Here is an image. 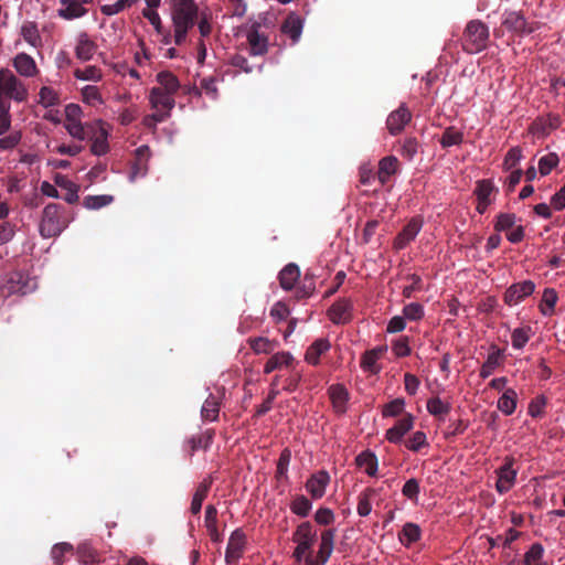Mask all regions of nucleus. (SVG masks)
<instances>
[{"instance_id":"nucleus-1","label":"nucleus","mask_w":565,"mask_h":565,"mask_svg":"<svg viewBox=\"0 0 565 565\" xmlns=\"http://www.w3.org/2000/svg\"><path fill=\"white\" fill-rule=\"evenodd\" d=\"M201 13L195 0H170V18L175 45H182L186 41L189 31L196 24Z\"/></svg>"},{"instance_id":"nucleus-2","label":"nucleus","mask_w":565,"mask_h":565,"mask_svg":"<svg viewBox=\"0 0 565 565\" xmlns=\"http://www.w3.org/2000/svg\"><path fill=\"white\" fill-rule=\"evenodd\" d=\"M28 98L29 88L26 84L11 70L0 68V108L8 109V113H10L8 102L21 104L25 103Z\"/></svg>"},{"instance_id":"nucleus-3","label":"nucleus","mask_w":565,"mask_h":565,"mask_svg":"<svg viewBox=\"0 0 565 565\" xmlns=\"http://www.w3.org/2000/svg\"><path fill=\"white\" fill-rule=\"evenodd\" d=\"M317 540V531L310 522L300 523L292 534V541L296 543L292 556L297 563H301L306 554L312 553V546Z\"/></svg>"},{"instance_id":"nucleus-4","label":"nucleus","mask_w":565,"mask_h":565,"mask_svg":"<svg viewBox=\"0 0 565 565\" xmlns=\"http://www.w3.org/2000/svg\"><path fill=\"white\" fill-rule=\"evenodd\" d=\"M488 39V26L479 20H472L465 29L463 47L469 53H479L487 46Z\"/></svg>"},{"instance_id":"nucleus-5","label":"nucleus","mask_w":565,"mask_h":565,"mask_svg":"<svg viewBox=\"0 0 565 565\" xmlns=\"http://www.w3.org/2000/svg\"><path fill=\"white\" fill-rule=\"evenodd\" d=\"M88 138L90 140V152L94 156L102 157L109 152V128L102 120L97 119L87 125Z\"/></svg>"},{"instance_id":"nucleus-6","label":"nucleus","mask_w":565,"mask_h":565,"mask_svg":"<svg viewBox=\"0 0 565 565\" xmlns=\"http://www.w3.org/2000/svg\"><path fill=\"white\" fill-rule=\"evenodd\" d=\"M65 224L60 216V206L55 203L47 204L42 213L40 234L44 238L54 237L64 230Z\"/></svg>"},{"instance_id":"nucleus-7","label":"nucleus","mask_w":565,"mask_h":565,"mask_svg":"<svg viewBox=\"0 0 565 565\" xmlns=\"http://www.w3.org/2000/svg\"><path fill=\"white\" fill-rule=\"evenodd\" d=\"M259 29L260 23L255 21L249 23L246 30V40L253 56H263L268 52V38Z\"/></svg>"},{"instance_id":"nucleus-8","label":"nucleus","mask_w":565,"mask_h":565,"mask_svg":"<svg viewBox=\"0 0 565 565\" xmlns=\"http://www.w3.org/2000/svg\"><path fill=\"white\" fill-rule=\"evenodd\" d=\"M535 290V284L532 280H524L511 285L504 294V302L512 307L519 305Z\"/></svg>"},{"instance_id":"nucleus-9","label":"nucleus","mask_w":565,"mask_h":565,"mask_svg":"<svg viewBox=\"0 0 565 565\" xmlns=\"http://www.w3.org/2000/svg\"><path fill=\"white\" fill-rule=\"evenodd\" d=\"M149 103L153 110L167 113L170 117L171 110L175 106L174 96L163 92L162 87H152L149 94Z\"/></svg>"},{"instance_id":"nucleus-10","label":"nucleus","mask_w":565,"mask_h":565,"mask_svg":"<svg viewBox=\"0 0 565 565\" xmlns=\"http://www.w3.org/2000/svg\"><path fill=\"white\" fill-rule=\"evenodd\" d=\"M246 545V535L241 529L232 532L225 552L227 564L236 563L243 555Z\"/></svg>"},{"instance_id":"nucleus-11","label":"nucleus","mask_w":565,"mask_h":565,"mask_svg":"<svg viewBox=\"0 0 565 565\" xmlns=\"http://www.w3.org/2000/svg\"><path fill=\"white\" fill-rule=\"evenodd\" d=\"M330 483V475L326 470H319L311 475L306 482V490L313 500L321 499Z\"/></svg>"},{"instance_id":"nucleus-12","label":"nucleus","mask_w":565,"mask_h":565,"mask_svg":"<svg viewBox=\"0 0 565 565\" xmlns=\"http://www.w3.org/2000/svg\"><path fill=\"white\" fill-rule=\"evenodd\" d=\"M352 310L353 303L350 299H340L329 308L328 317L335 324H344L352 319Z\"/></svg>"},{"instance_id":"nucleus-13","label":"nucleus","mask_w":565,"mask_h":565,"mask_svg":"<svg viewBox=\"0 0 565 565\" xmlns=\"http://www.w3.org/2000/svg\"><path fill=\"white\" fill-rule=\"evenodd\" d=\"M12 66L22 77L31 78L39 74L35 60L26 53H18L12 58Z\"/></svg>"},{"instance_id":"nucleus-14","label":"nucleus","mask_w":565,"mask_h":565,"mask_svg":"<svg viewBox=\"0 0 565 565\" xmlns=\"http://www.w3.org/2000/svg\"><path fill=\"white\" fill-rule=\"evenodd\" d=\"M412 118L411 111L405 105H401L392 111L386 120L387 129L391 135L399 134Z\"/></svg>"},{"instance_id":"nucleus-15","label":"nucleus","mask_w":565,"mask_h":565,"mask_svg":"<svg viewBox=\"0 0 565 565\" xmlns=\"http://www.w3.org/2000/svg\"><path fill=\"white\" fill-rule=\"evenodd\" d=\"M414 416L406 414L403 418L396 422V424L387 429L386 439L392 444H398L403 440V437L413 428Z\"/></svg>"},{"instance_id":"nucleus-16","label":"nucleus","mask_w":565,"mask_h":565,"mask_svg":"<svg viewBox=\"0 0 565 565\" xmlns=\"http://www.w3.org/2000/svg\"><path fill=\"white\" fill-rule=\"evenodd\" d=\"M97 45L90 40L87 33L82 32L76 38L75 56L83 62H87L93 58L96 53Z\"/></svg>"},{"instance_id":"nucleus-17","label":"nucleus","mask_w":565,"mask_h":565,"mask_svg":"<svg viewBox=\"0 0 565 565\" xmlns=\"http://www.w3.org/2000/svg\"><path fill=\"white\" fill-rule=\"evenodd\" d=\"M422 221L418 218H412L402 232L397 235L394 242V246L397 249H403L408 243H411L418 235L422 228Z\"/></svg>"},{"instance_id":"nucleus-18","label":"nucleus","mask_w":565,"mask_h":565,"mask_svg":"<svg viewBox=\"0 0 565 565\" xmlns=\"http://www.w3.org/2000/svg\"><path fill=\"white\" fill-rule=\"evenodd\" d=\"M516 478V470L512 467V461L508 460L498 470L497 490L500 493L508 492L514 484Z\"/></svg>"},{"instance_id":"nucleus-19","label":"nucleus","mask_w":565,"mask_h":565,"mask_svg":"<svg viewBox=\"0 0 565 565\" xmlns=\"http://www.w3.org/2000/svg\"><path fill=\"white\" fill-rule=\"evenodd\" d=\"M335 413L342 415L347 412L349 402V392L340 384L331 385L328 390Z\"/></svg>"},{"instance_id":"nucleus-20","label":"nucleus","mask_w":565,"mask_h":565,"mask_svg":"<svg viewBox=\"0 0 565 565\" xmlns=\"http://www.w3.org/2000/svg\"><path fill=\"white\" fill-rule=\"evenodd\" d=\"M335 530L329 529L321 533L319 550L317 557L320 558L324 564L328 563L334 550Z\"/></svg>"},{"instance_id":"nucleus-21","label":"nucleus","mask_w":565,"mask_h":565,"mask_svg":"<svg viewBox=\"0 0 565 565\" xmlns=\"http://www.w3.org/2000/svg\"><path fill=\"white\" fill-rule=\"evenodd\" d=\"M58 15L65 20H73L86 14L87 9L79 0H61Z\"/></svg>"},{"instance_id":"nucleus-22","label":"nucleus","mask_w":565,"mask_h":565,"mask_svg":"<svg viewBox=\"0 0 565 565\" xmlns=\"http://www.w3.org/2000/svg\"><path fill=\"white\" fill-rule=\"evenodd\" d=\"M331 344L328 339H317L307 350L305 360L312 365H317L320 361V356L329 351Z\"/></svg>"},{"instance_id":"nucleus-23","label":"nucleus","mask_w":565,"mask_h":565,"mask_svg":"<svg viewBox=\"0 0 565 565\" xmlns=\"http://www.w3.org/2000/svg\"><path fill=\"white\" fill-rule=\"evenodd\" d=\"M302 29L303 23L296 14L289 15L281 25V32L288 35L292 40V43H297L299 41Z\"/></svg>"},{"instance_id":"nucleus-24","label":"nucleus","mask_w":565,"mask_h":565,"mask_svg":"<svg viewBox=\"0 0 565 565\" xmlns=\"http://www.w3.org/2000/svg\"><path fill=\"white\" fill-rule=\"evenodd\" d=\"M502 24L507 29L518 32V33L532 32V29H526V21H525L524 17L514 11L505 12L503 14Z\"/></svg>"},{"instance_id":"nucleus-25","label":"nucleus","mask_w":565,"mask_h":565,"mask_svg":"<svg viewBox=\"0 0 565 565\" xmlns=\"http://www.w3.org/2000/svg\"><path fill=\"white\" fill-rule=\"evenodd\" d=\"M82 102L90 107L97 108L105 104L100 88L96 85H85L81 89Z\"/></svg>"},{"instance_id":"nucleus-26","label":"nucleus","mask_w":565,"mask_h":565,"mask_svg":"<svg viewBox=\"0 0 565 565\" xmlns=\"http://www.w3.org/2000/svg\"><path fill=\"white\" fill-rule=\"evenodd\" d=\"M300 277V270L296 264L286 265L279 273L280 286L285 290L294 288Z\"/></svg>"},{"instance_id":"nucleus-27","label":"nucleus","mask_w":565,"mask_h":565,"mask_svg":"<svg viewBox=\"0 0 565 565\" xmlns=\"http://www.w3.org/2000/svg\"><path fill=\"white\" fill-rule=\"evenodd\" d=\"M292 363L294 356L289 352H278L266 362L264 372L269 374L281 367H290Z\"/></svg>"},{"instance_id":"nucleus-28","label":"nucleus","mask_w":565,"mask_h":565,"mask_svg":"<svg viewBox=\"0 0 565 565\" xmlns=\"http://www.w3.org/2000/svg\"><path fill=\"white\" fill-rule=\"evenodd\" d=\"M55 185L66 190V195L64 196V200L73 204L78 201V185L74 183L73 181L68 180L65 175L57 173L54 177Z\"/></svg>"},{"instance_id":"nucleus-29","label":"nucleus","mask_w":565,"mask_h":565,"mask_svg":"<svg viewBox=\"0 0 565 565\" xmlns=\"http://www.w3.org/2000/svg\"><path fill=\"white\" fill-rule=\"evenodd\" d=\"M21 36L23 40L30 44L32 47H41L42 46V38L40 35L36 23L26 21L21 26Z\"/></svg>"},{"instance_id":"nucleus-30","label":"nucleus","mask_w":565,"mask_h":565,"mask_svg":"<svg viewBox=\"0 0 565 565\" xmlns=\"http://www.w3.org/2000/svg\"><path fill=\"white\" fill-rule=\"evenodd\" d=\"M356 466L364 470V472L371 477L376 475L377 471V458L376 456L366 450L362 451L356 458H355Z\"/></svg>"},{"instance_id":"nucleus-31","label":"nucleus","mask_w":565,"mask_h":565,"mask_svg":"<svg viewBox=\"0 0 565 565\" xmlns=\"http://www.w3.org/2000/svg\"><path fill=\"white\" fill-rule=\"evenodd\" d=\"M518 394L513 388H507L498 399V409L504 415H511L516 408Z\"/></svg>"},{"instance_id":"nucleus-32","label":"nucleus","mask_w":565,"mask_h":565,"mask_svg":"<svg viewBox=\"0 0 565 565\" xmlns=\"http://www.w3.org/2000/svg\"><path fill=\"white\" fill-rule=\"evenodd\" d=\"M383 352V348H375L370 351H366L361 360V366L363 367V370L369 371L371 373H377L380 371L377 361L382 356Z\"/></svg>"},{"instance_id":"nucleus-33","label":"nucleus","mask_w":565,"mask_h":565,"mask_svg":"<svg viewBox=\"0 0 565 565\" xmlns=\"http://www.w3.org/2000/svg\"><path fill=\"white\" fill-rule=\"evenodd\" d=\"M502 358V352L499 349L490 352L480 369V376L482 379L489 377L500 365Z\"/></svg>"},{"instance_id":"nucleus-34","label":"nucleus","mask_w":565,"mask_h":565,"mask_svg":"<svg viewBox=\"0 0 565 565\" xmlns=\"http://www.w3.org/2000/svg\"><path fill=\"white\" fill-rule=\"evenodd\" d=\"M74 77L79 81L98 83L104 78L103 71L95 65H87L74 71Z\"/></svg>"},{"instance_id":"nucleus-35","label":"nucleus","mask_w":565,"mask_h":565,"mask_svg":"<svg viewBox=\"0 0 565 565\" xmlns=\"http://www.w3.org/2000/svg\"><path fill=\"white\" fill-rule=\"evenodd\" d=\"M158 87H162L163 92L174 96L180 88L179 79L170 72H160L157 75Z\"/></svg>"},{"instance_id":"nucleus-36","label":"nucleus","mask_w":565,"mask_h":565,"mask_svg":"<svg viewBox=\"0 0 565 565\" xmlns=\"http://www.w3.org/2000/svg\"><path fill=\"white\" fill-rule=\"evenodd\" d=\"M419 537L420 527L412 522L406 523L398 535L399 542L405 546H409L411 544L417 542Z\"/></svg>"},{"instance_id":"nucleus-37","label":"nucleus","mask_w":565,"mask_h":565,"mask_svg":"<svg viewBox=\"0 0 565 565\" xmlns=\"http://www.w3.org/2000/svg\"><path fill=\"white\" fill-rule=\"evenodd\" d=\"M114 200L110 194L87 195L83 200V206L87 210H99L110 205Z\"/></svg>"},{"instance_id":"nucleus-38","label":"nucleus","mask_w":565,"mask_h":565,"mask_svg":"<svg viewBox=\"0 0 565 565\" xmlns=\"http://www.w3.org/2000/svg\"><path fill=\"white\" fill-rule=\"evenodd\" d=\"M557 302V294L553 288H546L540 303V311L543 316H552Z\"/></svg>"},{"instance_id":"nucleus-39","label":"nucleus","mask_w":565,"mask_h":565,"mask_svg":"<svg viewBox=\"0 0 565 565\" xmlns=\"http://www.w3.org/2000/svg\"><path fill=\"white\" fill-rule=\"evenodd\" d=\"M397 159L395 157H385L379 163V179L385 183L392 174L396 172Z\"/></svg>"},{"instance_id":"nucleus-40","label":"nucleus","mask_w":565,"mask_h":565,"mask_svg":"<svg viewBox=\"0 0 565 565\" xmlns=\"http://www.w3.org/2000/svg\"><path fill=\"white\" fill-rule=\"evenodd\" d=\"M88 124H83L82 119L64 120V128L75 139L85 140L88 136Z\"/></svg>"},{"instance_id":"nucleus-41","label":"nucleus","mask_w":565,"mask_h":565,"mask_svg":"<svg viewBox=\"0 0 565 565\" xmlns=\"http://www.w3.org/2000/svg\"><path fill=\"white\" fill-rule=\"evenodd\" d=\"M532 331L530 327L516 328L511 334L512 347L521 350L525 347L531 338Z\"/></svg>"},{"instance_id":"nucleus-42","label":"nucleus","mask_w":565,"mask_h":565,"mask_svg":"<svg viewBox=\"0 0 565 565\" xmlns=\"http://www.w3.org/2000/svg\"><path fill=\"white\" fill-rule=\"evenodd\" d=\"M23 280V276L21 274H14L10 280L9 284V290L10 292H17V294H26L35 288V282L31 281V284L28 281L23 285H20Z\"/></svg>"},{"instance_id":"nucleus-43","label":"nucleus","mask_w":565,"mask_h":565,"mask_svg":"<svg viewBox=\"0 0 565 565\" xmlns=\"http://www.w3.org/2000/svg\"><path fill=\"white\" fill-rule=\"evenodd\" d=\"M543 555H544V547L541 544L535 543L525 553L524 564L525 565H545V563L542 561Z\"/></svg>"},{"instance_id":"nucleus-44","label":"nucleus","mask_w":565,"mask_h":565,"mask_svg":"<svg viewBox=\"0 0 565 565\" xmlns=\"http://www.w3.org/2000/svg\"><path fill=\"white\" fill-rule=\"evenodd\" d=\"M218 411L220 408L217 401L213 396H210L209 398L205 399L202 406V418L207 422H214L218 417Z\"/></svg>"},{"instance_id":"nucleus-45","label":"nucleus","mask_w":565,"mask_h":565,"mask_svg":"<svg viewBox=\"0 0 565 565\" xmlns=\"http://www.w3.org/2000/svg\"><path fill=\"white\" fill-rule=\"evenodd\" d=\"M250 348L257 354H267L274 351L277 343L267 338H255L249 340Z\"/></svg>"},{"instance_id":"nucleus-46","label":"nucleus","mask_w":565,"mask_h":565,"mask_svg":"<svg viewBox=\"0 0 565 565\" xmlns=\"http://www.w3.org/2000/svg\"><path fill=\"white\" fill-rule=\"evenodd\" d=\"M39 103L43 107L55 106L60 103L58 94L52 87L43 86L39 92Z\"/></svg>"},{"instance_id":"nucleus-47","label":"nucleus","mask_w":565,"mask_h":565,"mask_svg":"<svg viewBox=\"0 0 565 565\" xmlns=\"http://www.w3.org/2000/svg\"><path fill=\"white\" fill-rule=\"evenodd\" d=\"M290 509L292 513L305 518L310 513L312 504L305 495H298L292 501Z\"/></svg>"},{"instance_id":"nucleus-48","label":"nucleus","mask_w":565,"mask_h":565,"mask_svg":"<svg viewBox=\"0 0 565 565\" xmlns=\"http://www.w3.org/2000/svg\"><path fill=\"white\" fill-rule=\"evenodd\" d=\"M427 411L434 416L448 414L450 404L441 401L439 397H433L427 401Z\"/></svg>"},{"instance_id":"nucleus-49","label":"nucleus","mask_w":565,"mask_h":565,"mask_svg":"<svg viewBox=\"0 0 565 565\" xmlns=\"http://www.w3.org/2000/svg\"><path fill=\"white\" fill-rule=\"evenodd\" d=\"M137 0H116L114 3L102 6L100 10L105 15H115L126 8H130Z\"/></svg>"},{"instance_id":"nucleus-50","label":"nucleus","mask_w":565,"mask_h":565,"mask_svg":"<svg viewBox=\"0 0 565 565\" xmlns=\"http://www.w3.org/2000/svg\"><path fill=\"white\" fill-rule=\"evenodd\" d=\"M559 162L558 156L554 152L543 156L539 160V171L542 175H547Z\"/></svg>"},{"instance_id":"nucleus-51","label":"nucleus","mask_w":565,"mask_h":565,"mask_svg":"<svg viewBox=\"0 0 565 565\" xmlns=\"http://www.w3.org/2000/svg\"><path fill=\"white\" fill-rule=\"evenodd\" d=\"M462 132L455 128H447L441 137L440 143L444 148L457 146L462 142Z\"/></svg>"},{"instance_id":"nucleus-52","label":"nucleus","mask_w":565,"mask_h":565,"mask_svg":"<svg viewBox=\"0 0 565 565\" xmlns=\"http://www.w3.org/2000/svg\"><path fill=\"white\" fill-rule=\"evenodd\" d=\"M209 492V484L203 483L201 484L195 493L193 494L192 502H191V512L193 514H198L201 511L202 503L204 499L206 498Z\"/></svg>"},{"instance_id":"nucleus-53","label":"nucleus","mask_w":565,"mask_h":565,"mask_svg":"<svg viewBox=\"0 0 565 565\" xmlns=\"http://www.w3.org/2000/svg\"><path fill=\"white\" fill-rule=\"evenodd\" d=\"M73 552V546L70 543H57L52 547L51 556L55 564L60 565L64 562V556Z\"/></svg>"},{"instance_id":"nucleus-54","label":"nucleus","mask_w":565,"mask_h":565,"mask_svg":"<svg viewBox=\"0 0 565 565\" xmlns=\"http://www.w3.org/2000/svg\"><path fill=\"white\" fill-rule=\"evenodd\" d=\"M405 408V401L403 398H395L387 403L382 411L384 417H395L403 413Z\"/></svg>"},{"instance_id":"nucleus-55","label":"nucleus","mask_w":565,"mask_h":565,"mask_svg":"<svg viewBox=\"0 0 565 565\" xmlns=\"http://www.w3.org/2000/svg\"><path fill=\"white\" fill-rule=\"evenodd\" d=\"M403 317L411 321H418L424 317V307L418 302H411L404 307Z\"/></svg>"},{"instance_id":"nucleus-56","label":"nucleus","mask_w":565,"mask_h":565,"mask_svg":"<svg viewBox=\"0 0 565 565\" xmlns=\"http://www.w3.org/2000/svg\"><path fill=\"white\" fill-rule=\"evenodd\" d=\"M76 554H77V557H78V561L83 564H88V563H93L96 561V554H95V551L93 550V547L84 542V543H81L78 546H77V551H76Z\"/></svg>"},{"instance_id":"nucleus-57","label":"nucleus","mask_w":565,"mask_h":565,"mask_svg":"<svg viewBox=\"0 0 565 565\" xmlns=\"http://www.w3.org/2000/svg\"><path fill=\"white\" fill-rule=\"evenodd\" d=\"M196 23L200 35L202 38L201 40L209 38L212 33L211 13L207 11H202Z\"/></svg>"},{"instance_id":"nucleus-58","label":"nucleus","mask_w":565,"mask_h":565,"mask_svg":"<svg viewBox=\"0 0 565 565\" xmlns=\"http://www.w3.org/2000/svg\"><path fill=\"white\" fill-rule=\"evenodd\" d=\"M427 446V437L424 431H415L406 441L407 449L412 451H419L423 447Z\"/></svg>"},{"instance_id":"nucleus-59","label":"nucleus","mask_w":565,"mask_h":565,"mask_svg":"<svg viewBox=\"0 0 565 565\" xmlns=\"http://www.w3.org/2000/svg\"><path fill=\"white\" fill-rule=\"evenodd\" d=\"M403 495H405L407 499L417 502L418 501V494H419V483L416 479L412 478L407 480L402 489Z\"/></svg>"},{"instance_id":"nucleus-60","label":"nucleus","mask_w":565,"mask_h":565,"mask_svg":"<svg viewBox=\"0 0 565 565\" xmlns=\"http://www.w3.org/2000/svg\"><path fill=\"white\" fill-rule=\"evenodd\" d=\"M522 159V150L519 147L511 148L504 158V169L513 170Z\"/></svg>"},{"instance_id":"nucleus-61","label":"nucleus","mask_w":565,"mask_h":565,"mask_svg":"<svg viewBox=\"0 0 565 565\" xmlns=\"http://www.w3.org/2000/svg\"><path fill=\"white\" fill-rule=\"evenodd\" d=\"M142 15L150 22L158 34H162V20L157 10L143 9Z\"/></svg>"},{"instance_id":"nucleus-62","label":"nucleus","mask_w":565,"mask_h":565,"mask_svg":"<svg viewBox=\"0 0 565 565\" xmlns=\"http://www.w3.org/2000/svg\"><path fill=\"white\" fill-rule=\"evenodd\" d=\"M492 192L493 185L489 180L478 181L475 190L478 200H490V195Z\"/></svg>"},{"instance_id":"nucleus-63","label":"nucleus","mask_w":565,"mask_h":565,"mask_svg":"<svg viewBox=\"0 0 565 565\" xmlns=\"http://www.w3.org/2000/svg\"><path fill=\"white\" fill-rule=\"evenodd\" d=\"M15 235V226L10 222L0 223V246L8 244Z\"/></svg>"},{"instance_id":"nucleus-64","label":"nucleus","mask_w":565,"mask_h":565,"mask_svg":"<svg viewBox=\"0 0 565 565\" xmlns=\"http://www.w3.org/2000/svg\"><path fill=\"white\" fill-rule=\"evenodd\" d=\"M515 223V215L514 214H510V213H504V214H500L497 218V222H495V230L501 232V231H507L509 228H511Z\"/></svg>"}]
</instances>
